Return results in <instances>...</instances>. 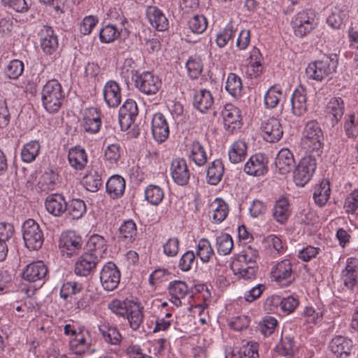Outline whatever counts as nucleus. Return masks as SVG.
<instances>
[{
    "label": "nucleus",
    "instance_id": "2eb2a0df",
    "mask_svg": "<svg viewBox=\"0 0 358 358\" xmlns=\"http://www.w3.org/2000/svg\"><path fill=\"white\" fill-rule=\"evenodd\" d=\"M138 114L136 101L128 99L119 110V122L122 129H127L135 122Z\"/></svg>",
    "mask_w": 358,
    "mask_h": 358
},
{
    "label": "nucleus",
    "instance_id": "f03ea898",
    "mask_svg": "<svg viewBox=\"0 0 358 358\" xmlns=\"http://www.w3.org/2000/svg\"><path fill=\"white\" fill-rule=\"evenodd\" d=\"M338 64L336 54L324 55L322 59L310 62L306 69L308 79L322 82L325 78L336 72Z\"/></svg>",
    "mask_w": 358,
    "mask_h": 358
},
{
    "label": "nucleus",
    "instance_id": "603ef678",
    "mask_svg": "<svg viewBox=\"0 0 358 358\" xmlns=\"http://www.w3.org/2000/svg\"><path fill=\"white\" fill-rule=\"evenodd\" d=\"M66 211L72 219H79L86 212L85 203L80 199H72L69 204L67 203Z\"/></svg>",
    "mask_w": 358,
    "mask_h": 358
},
{
    "label": "nucleus",
    "instance_id": "052dcab7",
    "mask_svg": "<svg viewBox=\"0 0 358 358\" xmlns=\"http://www.w3.org/2000/svg\"><path fill=\"white\" fill-rule=\"evenodd\" d=\"M82 285L76 282H66L63 284L60 289V296L64 299L76 294L82 290Z\"/></svg>",
    "mask_w": 358,
    "mask_h": 358
},
{
    "label": "nucleus",
    "instance_id": "a18cd8bd",
    "mask_svg": "<svg viewBox=\"0 0 358 358\" xmlns=\"http://www.w3.org/2000/svg\"><path fill=\"white\" fill-rule=\"evenodd\" d=\"M224 173V167L220 161L215 160L208 166L206 171V178L208 184L217 185L222 178Z\"/></svg>",
    "mask_w": 358,
    "mask_h": 358
},
{
    "label": "nucleus",
    "instance_id": "3c124183",
    "mask_svg": "<svg viewBox=\"0 0 358 358\" xmlns=\"http://www.w3.org/2000/svg\"><path fill=\"white\" fill-rule=\"evenodd\" d=\"M145 196L150 203L157 206L162 201L164 193L159 186L150 185L145 189Z\"/></svg>",
    "mask_w": 358,
    "mask_h": 358
},
{
    "label": "nucleus",
    "instance_id": "69168bd1",
    "mask_svg": "<svg viewBox=\"0 0 358 358\" xmlns=\"http://www.w3.org/2000/svg\"><path fill=\"white\" fill-rule=\"evenodd\" d=\"M194 264H196L194 253L192 251H187L181 257L178 266L182 271H187L192 268Z\"/></svg>",
    "mask_w": 358,
    "mask_h": 358
},
{
    "label": "nucleus",
    "instance_id": "c85d7f7f",
    "mask_svg": "<svg viewBox=\"0 0 358 358\" xmlns=\"http://www.w3.org/2000/svg\"><path fill=\"white\" fill-rule=\"evenodd\" d=\"M99 331L104 341L110 345H119L122 337L117 327L104 322L99 324Z\"/></svg>",
    "mask_w": 358,
    "mask_h": 358
},
{
    "label": "nucleus",
    "instance_id": "de8ad7c7",
    "mask_svg": "<svg viewBox=\"0 0 358 358\" xmlns=\"http://www.w3.org/2000/svg\"><path fill=\"white\" fill-rule=\"evenodd\" d=\"M282 97V89L276 85L271 86L264 95V104L267 108H274Z\"/></svg>",
    "mask_w": 358,
    "mask_h": 358
},
{
    "label": "nucleus",
    "instance_id": "72a5a7b5",
    "mask_svg": "<svg viewBox=\"0 0 358 358\" xmlns=\"http://www.w3.org/2000/svg\"><path fill=\"white\" fill-rule=\"evenodd\" d=\"M106 188L110 198L113 199L120 198L125 190V180L122 176L114 175L108 180Z\"/></svg>",
    "mask_w": 358,
    "mask_h": 358
},
{
    "label": "nucleus",
    "instance_id": "cd10ccee",
    "mask_svg": "<svg viewBox=\"0 0 358 358\" xmlns=\"http://www.w3.org/2000/svg\"><path fill=\"white\" fill-rule=\"evenodd\" d=\"M351 348V340L341 336L334 337L329 343L331 351L340 358H346L349 356Z\"/></svg>",
    "mask_w": 358,
    "mask_h": 358
},
{
    "label": "nucleus",
    "instance_id": "ea45409f",
    "mask_svg": "<svg viewBox=\"0 0 358 358\" xmlns=\"http://www.w3.org/2000/svg\"><path fill=\"white\" fill-rule=\"evenodd\" d=\"M206 113L205 119L207 122H211L217 116V110L214 106V99L212 93L206 89H203V114Z\"/></svg>",
    "mask_w": 358,
    "mask_h": 358
},
{
    "label": "nucleus",
    "instance_id": "e2e57ef3",
    "mask_svg": "<svg viewBox=\"0 0 358 358\" xmlns=\"http://www.w3.org/2000/svg\"><path fill=\"white\" fill-rule=\"evenodd\" d=\"M137 64L133 58L128 57L124 59L122 66L120 69V74L124 78H129L131 76L134 79V76L137 75L136 70Z\"/></svg>",
    "mask_w": 358,
    "mask_h": 358
},
{
    "label": "nucleus",
    "instance_id": "4be33fe9",
    "mask_svg": "<svg viewBox=\"0 0 358 358\" xmlns=\"http://www.w3.org/2000/svg\"><path fill=\"white\" fill-rule=\"evenodd\" d=\"M299 304L298 298L292 295L284 298L274 295L268 297L266 301V305L279 306L282 311L287 315L293 313Z\"/></svg>",
    "mask_w": 358,
    "mask_h": 358
},
{
    "label": "nucleus",
    "instance_id": "20e7f679",
    "mask_svg": "<svg viewBox=\"0 0 358 358\" xmlns=\"http://www.w3.org/2000/svg\"><path fill=\"white\" fill-rule=\"evenodd\" d=\"M22 238L26 248L38 250L44 242V235L40 225L33 219H28L22 226Z\"/></svg>",
    "mask_w": 358,
    "mask_h": 358
},
{
    "label": "nucleus",
    "instance_id": "4468645a",
    "mask_svg": "<svg viewBox=\"0 0 358 358\" xmlns=\"http://www.w3.org/2000/svg\"><path fill=\"white\" fill-rule=\"evenodd\" d=\"M101 259L90 252H85L75 263L74 272L76 275L87 277L92 273Z\"/></svg>",
    "mask_w": 358,
    "mask_h": 358
},
{
    "label": "nucleus",
    "instance_id": "79ce46f5",
    "mask_svg": "<svg viewBox=\"0 0 358 358\" xmlns=\"http://www.w3.org/2000/svg\"><path fill=\"white\" fill-rule=\"evenodd\" d=\"M328 112L332 115V124L335 125L343 115L345 103L341 97L331 98L327 104Z\"/></svg>",
    "mask_w": 358,
    "mask_h": 358
},
{
    "label": "nucleus",
    "instance_id": "c9c22d12",
    "mask_svg": "<svg viewBox=\"0 0 358 358\" xmlns=\"http://www.w3.org/2000/svg\"><path fill=\"white\" fill-rule=\"evenodd\" d=\"M68 159L72 167L76 170H82L87 164V156L85 150L78 146L70 149Z\"/></svg>",
    "mask_w": 358,
    "mask_h": 358
},
{
    "label": "nucleus",
    "instance_id": "e433bc0d",
    "mask_svg": "<svg viewBox=\"0 0 358 358\" xmlns=\"http://www.w3.org/2000/svg\"><path fill=\"white\" fill-rule=\"evenodd\" d=\"M248 146L243 140L235 141L229 149L228 155L230 162L238 164L243 162L247 155Z\"/></svg>",
    "mask_w": 358,
    "mask_h": 358
},
{
    "label": "nucleus",
    "instance_id": "f8f14e48",
    "mask_svg": "<svg viewBox=\"0 0 358 358\" xmlns=\"http://www.w3.org/2000/svg\"><path fill=\"white\" fill-rule=\"evenodd\" d=\"M268 159L266 155L257 153L250 157L244 166L245 173L252 176H262L268 172Z\"/></svg>",
    "mask_w": 358,
    "mask_h": 358
},
{
    "label": "nucleus",
    "instance_id": "473e14b6",
    "mask_svg": "<svg viewBox=\"0 0 358 358\" xmlns=\"http://www.w3.org/2000/svg\"><path fill=\"white\" fill-rule=\"evenodd\" d=\"M188 292L186 283L181 280H174L169 285V293L171 303L178 307L181 305V299H183Z\"/></svg>",
    "mask_w": 358,
    "mask_h": 358
},
{
    "label": "nucleus",
    "instance_id": "6e6d98bb",
    "mask_svg": "<svg viewBox=\"0 0 358 358\" xmlns=\"http://www.w3.org/2000/svg\"><path fill=\"white\" fill-rule=\"evenodd\" d=\"M142 308L139 306L135 305L129 308L128 315L126 316L133 330H137L143 322V314Z\"/></svg>",
    "mask_w": 358,
    "mask_h": 358
},
{
    "label": "nucleus",
    "instance_id": "a19ab883",
    "mask_svg": "<svg viewBox=\"0 0 358 358\" xmlns=\"http://www.w3.org/2000/svg\"><path fill=\"white\" fill-rule=\"evenodd\" d=\"M330 183L327 180H322L315 189L313 199L315 203L319 206H324L330 196Z\"/></svg>",
    "mask_w": 358,
    "mask_h": 358
},
{
    "label": "nucleus",
    "instance_id": "f704fd0d",
    "mask_svg": "<svg viewBox=\"0 0 358 358\" xmlns=\"http://www.w3.org/2000/svg\"><path fill=\"white\" fill-rule=\"evenodd\" d=\"M106 241L104 238L98 234H94L87 243V251L86 252H90L101 259L106 252Z\"/></svg>",
    "mask_w": 358,
    "mask_h": 358
},
{
    "label": "nucleus",
    "instance_id": "9d476101",
    "mask_svg": "<svg viewBox=\"0 0 358 358\" xmlns=\"http://www.w3.org/2000/svg\"><path fill=\"white\" fill-rule=\"evenodd\" d=\"M272 278L282 285H288L295 279L292 265L289 259L277 263L271 270Z\"/></svg>",
    "mask_w": 358,
    "mask_h": 358
},
{
    "label": "nucleus",
    "instance_id": "5701e85b",
    "mask_svg": "<svg viewBox=\"0 0 358 358\" xmlns=\"http://www.w3.org/2000/svg\"><path fill=\"white\" fill-rule=\"evenodd\" d=\"M45 206L49 213L60 217L67 210V202L62 194H52L47 196Z\"/></svg>",
    "mask_w": 358,
    "mask_h": 358
},
{
    "label": "nucleus",
    "instance_id": "ddd939ff",
    "mask_svg": "<svg viewBox=\"0 0 358 358\" xmlns=\"http://www.w3.org/2000/svg\"><path fill=\"white\" fill-rule=\"evenodd\" d=\"M40 46L45 55H53L58 48V38L53 29L48 25L43 26L38 32Z\"/></svg>",
    "mask_w": 358,
    "mask_h": 358
},
{
    "label": "nucleus",
    "instance_id": "4c0bfd02",
    "mask_svg": "<svg viewBox=\"0 0 358 358\" xmlns=\"http://www.w3.org/2000/svg\"><path fill=\"white\" fill-rule=\"evenodd\" d=\"M347 18L348 11L336 6L331 8V13L327 18V23L334 29H340Z\"/></svg>",
    "mask_w": 358,
    "mask_h": 358
},
{
    "label": "nucleus",
    "instance_id": "8fccbe9b",
    "mask_svg": "<svg viewBox=\"0 0 358 358\" xmlns=\"http://www.w3.org/2000/svg\"><path fill=\"white\" fill-rule=\"evenodd\" d=\"M237 24L229 22L225 28L217 35L216 43L220 48L224 47L227 42L233 38L237 31Z\"/></svg>",
    "mask_w": 358,
    "mask_h": 358
},
{
    "label": "nucleus",
    "instance_id": "0eeeda50",
    "mask_svg": "<svg viewBox=\"0 0 358 358\" xmlns=\"http://www.w3.org/2000/svg\"><path fill=\"white\" fill-rule=\"evenodd\" d=\"M83 240L80 236L73 231L62 233L59 241V247L63 255L70 257L76 255L82 249Z\"/></svg>",
    "mask_w": 358,
    "mask_h": 358
},
{
    "label": "nucleus",
    "instance_id": "680f3d73",
    "mask_svg": "<svg viewBox=\"0 0 358 358\" xmlns=\"http://www.w3.org/2000/svg\"><path fill=\"white\" fill-rule=\"evenodd\" d=\"M186 68L191 79H197L201 73V63L199 58L190 57L186 62Z\"/></svg>",
    "mask_w": 358,
    "mask_h": 358
},
{
    "label": "nucleus",
    "instance_id": "6ab92c4d",
    "mask_svg": "<svg viewBox=\"0 0 358 358\" xmlns=\"http://www.w3.org/2000/svg\"><path fill=\"white\" fill-rule=\"evenodd\" d=\"M151 127L152 136L157 142H164L169 137V127L162 113H157L153 115Z\"/></svg>",
    "mask_w": 358,
    "mask_h": 358
},
{
    "label": "nucleus",
    "instance_id": "1a4fd4ad",
    "mask_svg": "<svg viewBox=\"0 0 358 358\" xmlns=\"http://www.w3.org/2000/svg\"><path fill=\"white\" fill-rule=\"evenodd\" d=\"M315 25V18L305 10L296 13L292 20L294 33L298 37H303L309 34Z\"/></svg>",
    "mask_w": 358,
    "mask_h": 358
},
{
    "label": "nucleus",
    "instance_id": "864d4df0",
    "mask_svg": "<svg viewBox=\"0 0 358 358\" xmlns=\"http://www.w3.org/2000/svg\"><path fill=\"white\" fill-rule=\"evenodd\" d=\"M217 252L220 255H229L234 247V242L231 236L225 233L221 234L216 238Z\"/></svg>",
    "mask_w": 358,
    "mask_h": 358
},
{
    "label": "nucleus",
    "instance_id": "f257e3e1",
    "mask_svg": "<svg viewBox=\"0 0 358 358\" xmlns=\"http://www.w3.org/2000/svg\"><path fill=\"white\" fill-rule=\"evenodd\" d=\"M41 101L45 110L49 113L59 111L65 99L62 85L55 79L46 83L41 90Z\"/></svg>",
    "mask_w": 358,
    "mask_h": 358
},
{
    "label": "nucleus",
    "instance_id": "dca6fc26",
    "mask_svg": "<svg viewBox=\"0 0 358 358\" xmlns=\"http://www.w3.org/2000/svg\"><path fill=\"white\" fill-rule=\"evenodd\" d=\"M290 103L292 113L297 117L303 115L307 111V91L302 86L299 85L292 92Z\"/></svg>",
    "mask_w": 358,
    "mask_h": 358
},
{
    "label": "nucleus",
    "instance_id": "c03bdc74",
    "mask_svg": "<svg viewBox=\"0 0 358 358\" xmlns=\"http://www.w3.org/2000/svg\"><path fill=\"white\" fill-rule=\"evenodd\" d=\"M83 185L87 190L96 192L102 186V180L101 173L94 169H92L83 178Z\"/></svg>",
    "mask_w": 358,
    "mask_h": 358
},
{
    "label": "nucleus",
    "instance_id": "a211bd4d",
    "mask_svg": "<svg viewBox=\"0 0 358 358\" xmlns=\"http://www.w3.org/2000/svg\"><path fill=\"white\" fill-rule=\"evenodd\" d=\"M48 274V268L42 261L28 264L22 271V278L29 282L44 280Z\"/></svg>",
    "mask_w": 358,
    "mask_h": 358
},
{
    "label": "nucleus",
    "instance_id": "58836bf2",
    "mask_svg": "<svg viewBox=\"0 0 358 358\" xmlns=\"http://www.w3.org/2000/svg\"><path fill=\"white\" fill-rule=\"evenodd\" d=\"M41 151V145L36 140L25 143L21 150V159L24 162L31 163L38 157Z\"/></svg>",
    "mask_w": 358,
    "mask_h": 358
},
{
    "label": "nucleus",
    "instance_id": "49530a36",
    "mask_svg": "<svg viewBox=\"0 0 358 358\" xmlns=\"http://www.w3.org/2000/svg\"><path fill=\"white\" fill-rule=\"evenodd\" d=\"M225 89L232 96H240L243 89L241 78L235 73H230L227 78Z\"/></svg>",
    "mask_w": 358,
    "mask_h": 358
},
{
    "label": "nucleus",
    "instance_id": "bf43d9fd",
    "mask_svg": "<svg viewBox=\"0 0 358 358\" xmlns=\"http://www.w3.org/2000/svg\"><path fill=\"white\" fill-rule=\"evenodd\" d=\"M344 129L348 138L357 137L358 136V116L353 113L346 115Z\"/></svg>",
    "mask_w": 358,
    "mask_h": 358
},
{
    "label": "nucleus",
    "instance_id": "423d86ee",
    "mask_svg": "<svg viewBox=\"0 0 358 358\" xmlns=\"http://www.w3.org/2000/svg\"><path fill=\"white\" fill-rule=\"evenodd\" d=\"M224 127L229 134L237 133L243 126L241 110L231 103L224 106L222 111Z\"/></svg>",
    "mask_w": 358,
    "mask_h": 358
},
{
    "label": "nucleus",
    "instance_id": "9b49d317",
    "mask_svg": "<svg viewBox=\"0 0 358 358\" xmlns=\"http://www.w3.org/2000/svg\"><path fill=\"white\" fill-rule=\"evenodd\" d=\"M120 280V272L113 262L105 264L100 273V280L104 289L112 291L115 289Z\"/></svg>",
    "mask_w": 358,
    "mask_h": 358
},
{
    "label": "nucleus",
    "instance_id": "aec40b11",
    "mask_svg": "<svg viewBox=\"0 0 358 358\" xmlns=\"http://www.w3.org/2000/svg\"><path fill=\"white\" fill-rule=\"evenodd\" d=\"M171 176L178 185H185L189 179L190 173L186 162L183 159H175L171 166Z\"/></svg>",
    "mask_w": 358,
    "mask_h": 358
},
{
    "label": "nucleus",
    "instance_id": "338daca9",
    "mask_svg": "<svg viewBox=\"0 0 358 358\" xmlns=\"http://www.w3.org/2000/svg\"><path fill=\"white\" fill-rule=\"evenodd\" d=\"M180 241L177 238H170L164 244V253L167 257H175L179 250Z\"/></svg>",
    "mask_w": 358,
    "mask_h": 358
},
{
    "label": "nucleus",
    "instance_id": "774afa93",
    "mask_svg": "<svg viewBox=\"0 0 358 358\" xmlns=\"http://www.w3.org/2000/svg\"><path fill=\"white\" fill-rule=\"evenodd\" d=\"M344 208L348 213H355L358 208V191H354L346 198Z\"/></svg>",
    "mask_w": 358,
    "mask_h": 358
},
{
    "label": "nucleus",
    "instance_id": "37998d69",
    "mask_svg": "<svg viewBox=\"0 0 358 358\" xmlns=\"http://www.w3.org/2000/svg\"><path fill=\"white\" fill-rule=\"evenodd\" d=\"M119 238L126 243H131L137 234L136 225L135 222L129 220L124 222L119 228Z\"/></svg>",
    "mask_w": 358,
    "mask_h": 358
},
{
    "label": "nucleus",
    "instance_id": "2f4dec72",
    "mask_svg": "<svg viewBox=\"0 0 358 358\" xmlns=\"http://www.w3.org/2000/svg\"><path fill=\"white\" fill-rule=\"evenodd\" d=\"M149 22L158 31H164L168 28L167 18L161 10L156 6H149L146 10Z\"/></svg>",
    "mask_w": 358,
    "mask_h": 358
},
{
    "label": "nucleus",
    "instance_id": "5fc2aeb1",
    "mask_svg": "<svg viewBox=\"0 0 358 358\" xmlns=\"http://www.w3.org/2000/svg\"><path fill=\"white\" fill-rule=\"evenodd\" d=\"M122 33L115 25L108 24L102 28L99 32L100 41L103 43H109L118 38Z\"/></svg>",
    "mask_w": 358,
    "mask_h": 358
},
{
    "label": "nucleus",
    "instance_id": "39448f33",
    "mask_svg": "<svg viewBox=\"0 0 358 358\" xmlns=\"http://www.w3.org/2000/svg\"><path fill=\"white\" fill-rule=\"evenodd\" d=\"M316 159L310 156L302 158L294 171V181L303 187L312 178L316 169Z\"/></svg>",
    "mask_w": 358,
    "mask_h": 358
},
{
    "label": "nucleus",
    "instance_id": "0e129e2a",
    "mask_svg": "<svg viewBox=\"0 0 358 358\" xmlns=\"http://www.w3.org/2000/svg\"><path fill=\"white\" fill-rule=\"evenodd\" d=\"M258 251L252 246H248L241 255L234 260H240V262H245L251 264L256 265V259L258 257Z\"/></svg>",
    "mask_w": 358,
    "mask_h": 358
},
{
    "label": "nucleus",
    "instance_id": "f3484780",
    "mask_svg": "<svg viewBox=\"0 0 358 358\" xmlns=\"http://www.w3.org/2000/svg\"><path fill=\"white\" fill-rule=\"evenodd\" d=\"M262 129L264 140L270 143L278 142L283 134L281 123L275 117H271L264 121L262 124Z\"/></svg>",
    "mask_w": 358,
    "mask_h": 358
},
{
    "label": "nucleus",
    "instance_id": "393cba45",
    "mask_svg": "<svg viewBox=\"0 0 358 358\" xmlns=\"http://www.w3.org/2000/svg\"><path fill=\"white\" fill-rule=\"evenodd\" d=\"M231 269L234 275L244 280H252L256 277L258 267L255 264L240 260H233L231 264Z\"/></svg>",
    "mask_w": 358,
    "mask_h": 358
},
{
    "label": "nucleus",
    "instance_id": "a878e982",
    "mask_svg": "<svg viewBox=\"0 0 358 358\" xmlns=\"http://www.w3.org/2000/svg\"><path fill=\"white\" fill-rule=\"evenodd\" d=\"M342 279L344 285L350 289H352L357 284L358 259L348 258L345 269L342 273Z\"/></svg>",
    "mask_w": 358,
    "mask_h": 358
},
{
    "label": "nucleus",
    "instance_id": "13d9d810",
    "mask_svg": "<svg viewBox=\"0 0 358 358\" xmlns=\"http://www.w3.org/2000/svg\"><path fill=\"white\" fill-rule=\"evenodd\" d=\"M24 64L19 59H13L9 62L5 69V73L10 79H17L23 73Z\"/></svg>",
    "mask_w": 358,
    "mask_h": 358
},
{
    "label": "nucleus",
    "instance_id": "b1692460",
    "mask_svg": "<svg viewBox=\"0 0 358 358\" xmlns=\"http://www.w3.org/2000/svg\"><path fill=\"white\" fill-rule=\"evenodd\" d=\"M295 164L292 152L286 148L281 149L275 160L276 170L280 174L285 175L291 171Z\"/></svg>",
    "mask_w": 358,
    "mask_h": 358
},
{
    "label": "nucleus",
    "instance_id": "412c9836",
    "mask_svg": "<svg viewBox=\"0 0 358 358\" xmlns=\"http://www.w3.org/2000/svg\"><path fill=\"white\" fill-rule=\"evenodd\" d=\"M82 126L85 131L96 134L101 126V115L96 108H87L83 118Z\"/></svg>",
    "mask_w": 358,
    "mask_h": 358
},
{
    "label": "nucleus",
    "instance_id": "bb28decb",
    "mask_svg": "<svg viewBox=\"0 0 358 358\" xmlns=\"http://www.w3.org/2000/svg\"><path fill=\"white\" fill-rule=\"evenodd\" d=\"M103 97L109 107H117L121 103V91L119 85L113 80L107 82L103 88Z\"/></svg>",
    "mask_w": 358,
    "mask_h": 358
},
{
    "label": "nucleus",
    "instance_id": "7c9ffc66",
    "mask_svg": "<svg viewBox=\"0 0 358 358\" xmlns=\"http://www.w3.org/2000/svg\"><path fill=\"white\" fill-rule=\"evenodd\" d=\"M228 213V205L222 199H215L208 207V216L215 222L224 221Z\"/></svg>",
    "mask_w": 358,
    "mask_h": 358
},
{
    "label": "nucleus",
    "instance_id": "c756f323",
    "mask_svg": "<svg viewBox=\"0 0 358 358\" xmlns=\"http://www.w3.org/2000/svg\"><path fill=\"white\" fill-rule=\"evenodd\" d=\"M291 214L289 201L287 198L280 197L275 202L273 208L272 215L275 221L284 224Z\"/></svg>",
    "mask_w": 358,
    "mask_h": 358
},
{
    "label": "nucleus",
    "instance_id": "6e6552de",
    "mask_svg": "<svg viewBox=\"0 0 358 358\" xmlns=\"http://www.w3.org/2000/svg\"><path fill=\"white\" fill-rule=\"evenodd\" d=\"M134 81L136 88L146 95L156 94L162 85L159 78L148 71L136 75Z\"/></svg>",
    "mask_w": 358,
    "mask_h": 358
},
{
    "label": "nucleus",
    "instance_id": "7ed1b4c3",
    "mask_svg": "<svg viewBox=\"0 0 358 358\" xmlns=\"http://www.w3.org/2000/svg\"><path fill=\"white\" fill-rule=\"evenodd\" d=\"M302 143L309 152L320 155L324 147V135L319 124L316 121H310L305 126Z\"/></svg>",
    "mask_w": 358,
    "mask_h": 358
},
{
    "label": "nucleus",
    "instance_id": "4d7b16f0",
    "mask_svg": "<svg viewBox=\"0 0 358 358\" xmlns=\"http://www.w3.org/2000/svg\"><path fill=\"white\" fill-rule=\"evenodd\" d=\"M294 342L293 338L289 336L282 337L276 346L277 352L285 357H290L293 355Z\"/></svg>",
    "mask_w": 358,
    "mask_h": 358
},
{
    "label": "nucleus",
    "instance_id": "09e8293b",
    "mask_svg": "<svg viewBox=\"0 0 358 358\" xmlns=\"http://www.w3.org/2000/svg\"><path fill=\"white\" fill-rule=\"evenodd\" d=\"M262 72L261 55L258 49L255 48L251 52L250 62L248 66V73L251 77H257Z\"/></svg>",
    "mask_w": 358,
    "mask_h": 358
}]
</instances>
